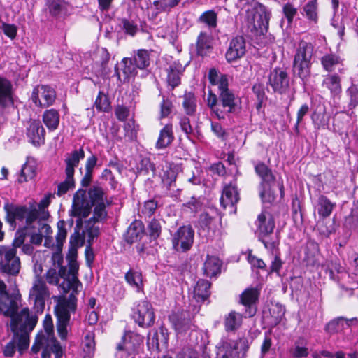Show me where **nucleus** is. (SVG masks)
I'll return each mask as SVG.
<instances>
[{
  "label": "nucleus",
  "instance_id": "obj_1",
  "mask_svg": "<svg viewBox=\"0 0 358 358\" xmlns=\"http://www.w3.org/2000/svg\"><path fill=\"white\" fill-rule=\"evenodd\" d=\"M90 215V191L79 189L73 195L71 215L78 217L75 232L70 238V247L66 259L70 266L69 271L75 273L78 268L76 259L77 248L87 243L85 248L86 262L90 265V221L86 219Z\"/></svg>",
  "mask_w": 358,
  "mask_h": 358
},
{
  "label": "nucleus",
  "instance_id": "obj_2",
  "mask_svg": "<svg viewBox=\"0 0 358 358\" xmlns=\"http://www.w3.org/2000/svg\"><path fill=\"white\" fill-rule=\"evenodd\" d=\"M10 317V330L13 333L12 340L3 349L6 357H13L16 351L22 354L29 345V334L33 330L37 322L36 317L30 315L29 308H23L20 313L9 316Z\"/></svg>",
  "mask_w": 358,
  "mask_h": 358
},
{
  "label": "nucleus",
  "instance_id": "obj_3",
  "mask_svg": "<svg viewBox=\"0 0 358 358\" xmlns=\"http://www.w3.org/2000/svg\"><path fill=\"white\" fill-rule=\"evenodd\" d=\"M314 47L310 43L301 41L293 60V71L306 84L311 75V60Z\"/></svg>",
  "mask_w": 358,
  "mask_h": 358
},
{
  "label": "nucleus",
  "instance_id": "obj_4",
  "mask_svg": "<svg viewBox=\"0 0 358 358\" xmlns=\"http://www.w3.org/2000/svg\"><path fill=\"white\" fill-rule=\"evenodd\" d=\"M45 278L49 284L58 285L64 294L71 291L69 296L73 294L75 296L81 287L76 273L67 271L65 267H61L59 269L50 268L45 274Z\"/></svg>",
  "mask_w": 358,
  "mask_h": 358
},
{
  "label": "nucleus",
  "instance_id": "obj_5",
  "mask_svg": "<svg viewBox=\"0 0 358 358\" xmlns=\"http://www.w3.org/2000/svg\"><path fill=\"white\" fill-rule=\"evenodd\" d=\"M76 308V298L72 294L68 298L64 297L59 301L55 307V313L57 317V329L61 339L65 340L68 335V325L70 321V312L74 311Z\"/></svg>",
  "mask_w": 358,
  "mask_h": 358
},
{
  "label": "nucleus",
  "instance_id": "obj_6",
  "mask_svg": "<svg viewBox=\"0 0 358 358\" xmlns=\"http://www.w3.org/2000/svg\"><path fill=\"white\" fill-rule=\"evenodd\" d=\"M38 232L45 239L44 245L46 248L57 250L62 249L63 244L66 238L67 231L66 229V222L59 220L57 222V233L55 240L52 236V229L51 227L43 221H38Z\"/></svg>",
  "mask_w": 358,
  "mask_h": 358
},
{
  "label": "nucleus",
  "instance_id": "obj_7",
  "mask_svg": "<svg viewBox=\"0 0 358 358\" xmlns=\"http://www.w3.org/2000/svg\"><path fill=\"white\" fill-rule=\"evenodd\" d=\"M257 226L259 239L267 249H273L278 244V237L275 239L270 238L273 233L275 224L273 215L268 212H262L257 217L256 221Z\"/></svg>",
  "mask_w": 358,
  "mask_h": 358
},
{
  "label": "nucleus",
  "instance_id": "obj_8",
  "mask_svg": "<svg viewBox=\"0 0 358 358\" xmlns=\"http://www.w3.org/2000/svg\"><path fill=\"white\" fill-rule=\"evenodd\" d=\"M31 350L33 353H38L41 350V358H51L54 354L55 358H61L64 350L55 336L48 335H37Z\"/></svg>",
  "mask_w": 358,
  "mask_h": 358
},
{
  "label": "nucleus",
  "instance_id": "obj_9",
  "mask_svg": "<svg viewBox=\"0 0 358 358\" xmlns=\"http://www.w3.org/2000/svg\"><path fill=\"white\" fill-rule=\"evenodd\" d=\"M17 250L10 246H0V266L3 272L16 275L20 272V261Z\"/></svg>",
  "mask_w": 358,
  "mask_h": 358
},
{
  "label": "nucleus",
  "instance_id": "obj_10",
  "mask_svg": "<svg viewBox=\"0 0 358 358\" xmlns=\"http://www.w3.org/2000/svg\"><path fill=\"white\" fill-rule=\"evenodd\" d=\"M194 231L191 225L180 227L172 238L173 248L178 252L190 250L194 243Z\"/></svg>",
  "mask_w": 358,
  "mask_h": 358
},
{
  "label": "nucleus",
  "instance_id": "obj_11",
  "mask_svg": "<svg viewBox=\"0 0 358 358\" xmlns=\"http://www.w3.org/2000/svg\"><path fill=\"white\" fill-rule=\"evenodd\" d=\"M49 296L50 293L45 282L41 277L36 275L29 291V299L34 301V308L37 311L43 312L45 308V300Z\"/></svg>",
  "mask_w": 358,
  "mask_h": 358
},
{
  "label": "nucleus",
  "instance_id": "obj_12",
  "mask_svg": "<svg viewBox=\"0 0 358 358\" xmlns=\"http://www.w3.org/2000/svg\"><path fill=\"white\" fill-rule=\"evenodd\" d=\"M105 203L92 204L91 206V243L97 238L101 231L103 223L107 220L106 208L110 206Z\"/></svg>",
  "mask_w": 358,
  "mask_h": 358
},
{
  "label": "nucleus",
  "instance_id": "obj_13",
  "mask_svg": "<svg viewBox=\"0 0 358 358\" xmlns=\"http://www.w3.org/2000/svg\"><path fill=\"white\" fill-rule=\"evenodd\" d=\"M132 317L135 322L142 327L152 326L155 318L152 305L146 300L140 301L133 309Z\"/></svg>",
  "mask_w": 358,
  "mask_h": 358
},
{
  "label": "nucleus",
  "instance_id": "obj_14",
  "mask_svg": "<svg viewBox=\"0 0 358 358\" xmlns=\"http://www.w3.org/2000/svg\"><path fill=\"white\" fill-rule=\"evenodd\" d=\"M31 99L36 106L46 108L55 102L56 92L50 86L37 85L32 91Z\"/></svg>",
  "mask_w": 358,
  "mask_h": 358
},
{
  "label": "nucleus",
  "instance_id": "obj_15",
  "mask_svg": "<svg viewBox=\"0 0 358 358\" xmlns=\"http://www.w3.org/2000/svg\"><path fill=\"white\" fill-rule=\"evenodd\" d=\"M268 83L275 92L285 94L289 88V78L286 71L275 68L268 76Z\"/></svg>",
  "mask_w": 358,
  "mask_h": 358
},
{
  "label": "nucleus",
  "instance_id": "obj_16",
  "mask_svg": "<svg viewBox=\"0 0 358 358\" xmlns=\"http://www.w3.org/2000/svg\"><path fill=\"white\" fill-rule=\"evenodd\" d=\"M17 301L9 295L6 284L0 280V314L13 316L17 315Z\"/></svg>",
  "mask_w": 358,
  "mask_h": 358
},
{
  "label": "nucleus",
  "instance_id": "obj_17",
  "mask_svg": "<svg viewBox=\"0 0 358 358\" xmlns=\"http://www.w3.org/2000/svg\"><path fill=\"white\" fill-rule=\"evenodd\" d=\"M271 13L264 6H260L252 15V27L257 35H264L268 31Z\"/></svg>",
  "mask_w": 358,
  "mask_h": 358
},
{
  "label": "nucleus",
  "instance_id": "obj_18",
  "mask_svg": "<svg viewBox=\"0 0 358 358\" xmlns=\"http://www.w3.org/2000/svg\"><path fill=\"white\" fill-rule=\"evenodd\" d=\"M259 296V290L255 287L245 289L240 295V302L245 308V317H252L257 312L255 304Z\"/></svg>",
  "mask_w": 358,
  "mask_h": 358
},
{
  "label": "nucleus",
  "instance_id": "obj_19",
  "mask_svg": "<svg viewBox=\"0 0 358 358\" xmlns=\"http://www.w3.org/2000/svg\"><path fill=\"white\" fill-rule=\"evenodd\" d=\"M120 69L115 66V73L117 79L123 83H128L130 78L136 76L138 68L131 57H124L120 62Z\"/></svg>",
  "mask_w": 358,
  "mask_h": 358
},
{
  "label": "nucleus",
  "instance_id": "obj_20",
  "mask_svg": "<svg viewBox=\"0 0 358 358\" xmlns=\"http://www.w3.org/2000/svg\"><path fill=\"white\" fill-rule=\"evenodd\" d=\"M13 87L10 80L0 76V113L13 104Z\"/></svg>",
  "mask_w": 358,
  "mask_h": 358
},
{
  "label": "nucleus",
  "instance_id": "obj_21",
  "mask_svg": "<svg viewBox=\"0 0 358 358\" xmlns=\"http://www.w3.org/2000/svg\"><path fill=\"white\" fill-rule=\"evenodd\" d=\"M246 51L245 41L241 36H237L231 39L225 54L228 62H232L241 58Z\"/></svg>",
  "mask_w": 358,
  "mask_h": 358
},
{
  "label": "nucleus",
  "instance_id": "obj_22",
  "mask_svg": "<svg viewBox=\"0 0 358 358\" xmlns=\"http://www.w3.org/2000/svg\"><path fill=\"white\" fill-rule=\"evenodd\" d=\"M238 200L239 196L236 187L231 184L226 185L220 198V203L223 208H229L230 213L235 212V206Z\"/></svg>",
  "mask_w": 358,
  "mask_h": 358
},
{
  "label": "nucleus",
  "instance_id": "obj_23",
  "mask_svg": "<svg viewBox=\"0 0 358 358\" xmlns=\"http://www.w3.org/2000/svg\"><path fill=\"white\" fill-rule=\"evenodd\" d=\"M219 100L222 110L221 120L224 119L227 115L236 111L238 98L235 96L232 91L219 93Z\"/></svg>",
  "mask_w": 358,
  "mask_h": 358
},
{
  "label": "nucleus",
  "instance_id": "obj_24",
  "mask_svg": "<svg viewBox=\"0 0 358 358\" xmlns=\"http://www.w3.org/2000/svg\"><path fill=\"white\" fill-rule=\"evenodd\" d=\"M45 129L38 120H31L28 122L27 136L29 141L34 145H40L44 143Z\"/></svg>",
  "mask_w": 358,
  "mask_h": 358
},
{
  "label": "nucleus",
  "instance_id": "obj_25",
  "mask_svg": "<svg viewBox=\"0 0 358 358\" xmlns=\"http://www.w3.org/2000/svg\"><path fill=\"white\" fill-rule=\"evenodd\" d=\"M169 319L178 334H182L190 329L191 318L189 313L182 311L170 315Z\"/></svg>",
  "mask_w": 358,
  "mask_h": 358
},
{
  "label": "nucleus",
  "instance_id": "obj_26",
  "mask_svg": "<svg viewBox=\"0 0 358 358\" xmlns=\"http://www.w3.org/2000/svg\"><path fill=\"white\" fill-rule=\"evenodd\" d=\"M184 71V67L179 62H173L166 69V82L171 90L180 84L181 76Z\"/></svg>",
  "mask_w": 358,
  "mask_h": 358
},
{
  "label": "nucleus",
  "instance_id": "obj_27",
  "mask_svg": "<svg viewBox=\"0 0 358 358\" xmlns=\"http://www.w3.org/2000/svg\"><path fill=\"white\" fill-rule=\"evenodd\" d=\"M322 86L329 91L331 96H338L342 92L341 78L337 73H329L323 77Z\"/></svg>",
  "mask_w": 358,
  "mask_h": 358
},
{
  "label": "nucleus",
  "instance_id": "obj_28",
  "mask_svg": "<svg viewBox=\"0 0 358 358\" xmlns=\"http://www.w3.org/2000/svg\"><path fill=\"white\" fill-rule=\"evenodd\" d=\"M254 168L256 174L261 178L259 186L274 185L275 176L271 168L262 162H257Z\"/></svg>",
  "mask_w": 358,
  "mask_h": 358
},
{
  "label": "nucleus",
  "instance_id": "obj_29",
  "mask_svg": "<svg viewBox=\"0 0 358 358\" xmlns=\"http://www.w3.org/2000/svg\"><path fill=\"white\" fill-rule=\"evenodd\" d=\"M6 210V220L10 225L15 228L16 227L15 220L23 221L27 213L28 208L26 206H5Z\"/></svg>",
  "mask_w": 358,
  "mask_h": 358
},
{
  "label": "nucleus",
  "instance_id": "obj_30",
  "mask_svg": "<svg viewBox=\"0 0 358 358\" xmlns=\"http://www.w3.org/2000/svg\"><path fill=\"white\" fill-rule=\"evenodd\" d=\"M144 225L141 221L135 220L129 227L125 234V240L129 243L138 241L143 236Z\"/></svg>",
  "mask_w": 358,
  "mask_h": 358
},
{
  "label": "nucleus",
  "instance_id": "obj_31",
  "mask_svg": "<svg viewBox=\"0 0 358 358\" xmlns=\"http://www.w3.org/2000/svg\"><path fill=\"white\" fill-rule=\"evenodd\" d=\"M174 140V136L171 124L165 125L161 129L159 138L156 143V148L157 149H164L169 146Z\"/></svg>",
  "mask_w": 358,
  "mask_h": 358
},
{
  "label": "nucleus",
  "instance_id": "obj_32",
  "mask_svg": "<svg viewBox=\"0 0 358 358\" xmlns=\"http://www.w3.org/2000/svg\"><path fill=\"white\" fill-rule=\"evenodd\" d=\"M222 263L216 257L207 256L203 264V272L207 277H213L220 273Z\"/></svg>",
  "mask_w": 358,
  "mask_h": 358
},
{
  "label": "nucleus",
  "instance_id": "obj_33",
  "mask_svg": "<svg viewBox=\"0 0 358 358\" xmlns=\"http://www.w3.org/2000/svg\"><path fill=\"white\" fill-rule=\"evenodd\" d=\"M211 284L208 280H199L194 289V297L198 302H203L210 296Z\"/></svg>",
  "mask_w": 358,
  "mask_h": 358
},
{
  "label": "nucleus",
  "instance_id": "obj_34",
  "mask_svg": "<svg viewBox=\"0 0 358 358\" xmlns=\"http://www.w3.org/2000/svg\"><path fill=\"white\" fill-rule=\"evenodd\" d=\"M97 203L112 205V200L108 198L107 193L103 187L94 185L91 187V206Z\"/></svg>",
  "mask_w": 358,
  "mask_h": 358
},
{
  "label": "nucleus",
  "instance_id": "obj_35",
  "mask_svg": "<svg viewBox=\"0 0 358 358\" xmlns=\"http://www.w3.org/2000/svg\"><path fill=\"white\" fill-rule=\"evenodd\" d=\"M212 48V40L210 35L201 32L196 41V52L202 57L206 55Z\"/></svg>",
  "mask_w": 358,
  "mask_h": 358
},
{
  "label": "nucleus",
  "instance_id": "obj_36",
  "mask_svg": "<svg viewBox=\"0 0 358 358\" xmlns=\"http://www.w3.org/2000/svg\"><path fill=\"white\" fill-rule=\"evenodd\" d=\"M168 337L163 329L160 331H154L148 335L147 344L150 349H159L160 343L165 345L167 343Z\"/></svg>",
  "mask_w": 358,
  "mask_h": 358
},
{
  "label": "nucleus",
  "instance_id": "obj_37",
  "mask_svg": "<svg viewBox=\"0 0 358 358\" xmlns=\"http://www.w3.org/2000/svg\"><path fill=\"white\" fill-rule=\"evenodd\" d=\"M317 206L318 214L324 219L331 214L336 203L331 202L326 196L320 195L318 198Z\"/></svg>",
  "mask_w": 358,
  "mask_h": 358
},
{
  "label": "nucleus",
  "instance_id": "obj_38",
  "mask_svg": "<svg viewBox=\"0 0 358 358\" xmlns=\"http://www.w3.org/2000/svg\"><path fill=\"white\" fill-rule=\"evenodd\" d=\"M320 62L324 70L330 73L341 64V59L334 53H327L320 58Z\"/></svg>",
  "mask_w": 358,
  "mask_h": 358
},
{
  "label": "nucleus",
  "instance_id": "obj_39",
  "mask_svg": "<svg viewBox=\"0 0 358 358\" xmlns=\"http://www.w3.org/2000/svg\"><path fill=\"white\" fill-rule=\"evenodd\" d=\"M302 15L309 21L317 23L318 21V3L317 0H310L302 8Z\"/></svg>",
  "mask_w": 358,
  "mask_h": 358
},
{
  "label": "nucleus",
  "instance_id": "obj_40",
  "mask_svg": "<svg viewBox=\"0 0 358 358\" xmlns=\"http://www.w3.org/2000/svg\"><path fill=\"white\" fill-rule=\"evenodd\" d=\"M48 6L50 14L54 16L66 15L70 7L64 0H49Z\"/></svg>",
  "mask_w": 358,
  "mask_h": 358
},
{
  "label": "nucleus",
  "instance_id": "obj_41",
  "mask_svg": "<svg viewBox=\"0 0 358 358\" xmlns=\"http://www.w3.org/2000/svg\"><path fill=\"white\" fill-rule=\"evenodd\" d=\"M43 121L49 130H55L59 124V114L55 109L47 110L43 115Z\"/></svg>",
  "mask_w": 358,
  "mask_h": 358
},
{
  "label": "nucleus",
  "instance_id": "obj_42",
  "mask_svg": "<svg viewBox=\"0 0 358 358\" xmlns=\"http://www.w3.org/2000/svg\"><path fill=\"white\" fill-rule=\"evenodd\" d=\"M235 350V343L232 340H223L217 346V358H231Z\"/></svg>",
  "mask_w": 358,
  "mask_h": 358
},
{
  "label": "nucleus",
  "instance_id": "obj_43",
  "mask_svg": "<svg viewBox=\"0 0 358 358\" xmlns=\"http://www.w3.org/2000/svg\"><path fill=\"white\" fill-rule=\"evenodd\" d=\"M84 157V151L83 149L73 152L66 159V175L73 176L74 168L78 166L80 159Z\"/></svg>",
  "mask_w": 358,
  "mask_h": 358
},
{
  "label": "nucleus",
  "instance_id": "obj_44",
  "mask_svg": "<svg viewBox=\"0 0 358 358\" xmlns=\"http://www.w3.org/2000/svg\"><path fill=\"white\" fill-rule=\"evenodd\" d=\"M241 324L242 315L235 311H231L225 317L224 327L227 331H235Z\"/></svg>",
  "mask_w": 358,
  "mask_h": 358
},
{
  "label": "nucleus",
  "instance_id": "obj_45",
  "mask_svg": "<svg viewBox=\"0 0 358 358\" xmlns=\"http://www.w3.org/2000/svg\"><path fill=\"white\" fill-rule=\"evenodd\" d=\"M138 69H145L150 63V52L145 49L137 50L131 57Z\"/></svg>",
  "mask_w": 358,
  "mask_h": 358
},
{
  "label": "nucleus",
  "instance_id": "obj_46",
  "mask_svg": "<svg viewBox=\"0 0 358 358\" xmlns=\"http://www.w3.org/2000/svg\"><path fill=\"white\" fill-rule=\"evenodd\" d=\"M182 107L185 113L189 116H193L196 111V99L194 93L185 92L183 95Z\"/></svg>",
  "mask_w": 358,
  "mask_h": 358
},
{
  "label": "nucleus",
  "instance_id": "obj_47",
  "mask_svg": "<svg viewBox=\"0 0 358 358\" xmlns=\"http://www.w3.org/2000/svg\"><path fill=\"white\" fill-rule=\"evenodd\" d=\"M206 103L211 112L215 114L219 120H221L222 110L220 108L219 96L217 97L215 94L213 93V92L210 90L208 93Z\"/></svg>",
  "mask_w": 358,
  "mask_h": 358
},
{
  "label": "nucleus",
  "instance_id": "obj_48",
  "mask_svg": "<svg viewBox=\"0 0 358 358\" xmlns=\"http://www.w3.org/2000/svg\"><path fill=\"white\" fill-rule=\"evenodd\" d=\"M252 92L257 98V103L255 106L256 109L257 111H259L262 107L264 102L266 101L267 99V96L265 93V87L264 84H254V85L252 86Z\"/></svg>",
  "mask_w": 358,
  "mask_h": 358
},
{
  "label": "nucleus",
  "instance_id": "obj_49",
  "mask_svg": "<svg viewBox=\"0 0 358 358\" xmlns=\"http://www.w3.org/2000/svg\"><path fill=\"white\" fill-rule=\"evenodd\" d=\"M181 0H153V6L157 10L153 15L156 16L158 13L169 11L171 8L176 7Z\"/></svg>",
  "mask_w": 358,
  "mask_h": 358
},
{
  "label": "nucleus",
  "instance_id": "obj_50",
  "mask_svg": "<svg viewBox=\"0 0 358 358\" xmlns=\"http://www.w3.org/2000/svg\"><path fill=\"white\" fill-rule=\"evenodd\" d=\"M127 282L131 286L140 291L143 288L141 273L137 271L129 270L125 275Z\"/></svg>",
  "mask_w": 358,
  "mask_h": 358
},
{
  "label": "nucleus",
  "instance_id": "obj_51",
  "mask_svg": "<svg viewBox=\"0 0 358 358\" xmlns=\"http://www.w3.org/2000/svg\"><path fill=\"white\" fill-rule=\"evenodd\" d=\"M36 175V167L34 164L26 163L21 169L20 177L18 178L19 182H24L28 180L34 178Z\"/></svg>",
  "mask_w": 358,
  "mask_h": 358
},
{
  "label": "nucleus",
  "instance_id": "obj_52",
  "mask_svg": "<svg viewBox=\"0 0 358 358\" xmlns=\"http://www.w3.org/2000/svg\"><path fill=\"white\" fill-rule=\"evenodd\" d=\"M176 173L172 169L164 171L162 178V183L166 189L173 192H174V188L176 187Z\"/></svg>",
  "mask_w": 358,
  "mask_h": 358
},
{
  "label": "nucleus",
  "instance_id": "obj_53",
  "mask_svg": "<svg viewBox=\"0 0 358 358\" xmlns=\"http://www.w3.org/2000/svg\"><path fill=\"white\" fill-rule=\"evenodd\" d=\"M199 22L206 24L210 28H215L217 25V14L212 10H207L199 17Z\"/></svg>",
  "mask_w": 358,
  "mask_h": 358
},
{
  "label": "nucleus",
  "instance_id": "obj_54",
  "mask_svg": "<svg viewBox=\"0 0 358 358\" xmlns=\"http://www.w3.org/2000/svg\"><path fill=\"white\" fill-rule=\"evenodd\" d=\"M158 208V202L154 199H149L144 202L141 209V213L145 217H150L154 215Z\"/></svg>",
  "mask_w": 358,
  "mask_h": 358
},
{
  "label": "nucleus",
  "instance_id": "obj_55",
  "mask_svg": "<svg viewBox=\"0 0 358 358\" xmlns=\"http://www.w3.org/2000/svg\"><path fill=\"white\" fill-rule=\"evenodd\" d=\"M120 22L121 27L127 34L134 36L137 33L138 25L134 20L124 17Z\"/></svg>",
  "mask_w": 358,
  "mask_h": 358
},
{
  "label": "nucleus",
  "instance_id": "obj_56",
  "mask_svg": "<svg viewBox=\"0 0 358 358\" xmlns=\"http://www.w3.org/2000/svg\"><path fill=\"white\" fill-rule=\"evenodd\" d=\"M273 185L259 186L260 197L264 203H271L275 200V195L272 190Z\"/></svg>",
  "mask_w": 358,
  "mask_h": 358
},
{
  "label": "nucleus",
  "instance_id": "obj_57",
  "mask_svg": "<svg viewBox=\"0 0 358 358\" xmlns=\"http://www.w3.org/2000/svg\"><path fill=\"white\" fill-rule=\"evenodd\" d=\"M289 354L294 358L306 357L309 352L308 348L303 346L299 341L294 343V345L289 349Z\"/></svg>",
  "mask_w": 358,
  "mask_h": 358
},
{
  "label": "nucleus",
  "instance_id": "obj_58",
  "mask_svg": "<svg viewBox=\"0 0 358 358\" xmlns=\"http://www.w3.org/2000/svg\"><path fill=\"white\" fill-rule=\"evenodd\" d=\"M94 106L99 111L106 112L109 110L110 103L108 96L104 93L99 92L95 101Z\"/></svg>",
  "mask_w": 358,
  "mask_h": 358
},
{
  "label": "nucleus",
  "instance_id": "obj_59",
  "mask_svg": "<svg viewBox=\"0 0 358 358\" xmlns=\"http://www.w3.org/2000/svg\"><path fill=\"white\" fill-rule=\"evenodd\" d=\"M124 130L125 131V136L128 137L129 140L133 141L136 138L138 126L136 124L133 119H130L125 123Z\"/></svg>",
  "mask_w": 358,
  "mask_h": 358
},
{
  "label": "nucleus",
  "instance_id": "obj_60",
  "mask_svg": "<svg viewBox=\"0 0 358 358\" xmlns=\"http://www.w3.org/2000/svg\"><path fill=\"white\" fill-rule=\"evenodd\" d=\"M73 176L66 175V180L59 183L57 186V194L58 196H62L66 194L69 189L72 188L74 186V181L73 178Z\"/></svg>",
  "mask_w": 358,
  "mask_h": 358
},
{
  "label": "nucleus",
  "instance_id": "obj_61",
  "mask_svg": "<svg viewBox=\"0 0 358 358\" xmlns=\"http://www.w3.org/2000/svg\"><path fill=\"white\" fill-rule=\"evenodd\" d=\"M148 230L150 237L157 238L162 231V226L159 220L153 219L148 225Z\"/></svg>",
  "mask_w": 358,
  "mask_h": 358
},
{
  "label": "nucleus",
  "instance_id": "obj_62",
  "mask_svg": "<svg viewBox=\"0 0 358 358\" xmlns=\"http://www.w3.org/2000/svg\"><path fill=\"white\" fill-rule=\"evenodd\" d=\"M96 63H101V66H105L110 59V54L105 48H97L95 52Z\"/></svg>",
  "mask_w": 358,
  "mask_h": 358
},
{
  "label": "nucleus",
  "instance_id": "obj_63",
  "mask_svg": "<svg viewBox=\"0 0 358 358\" xmlns=\"http://www.w3.org/2000/svg\"><path fill=\"white\" fill-rule=\"evenodd\" d=\"M138 169L141 173H144L145 174H149L151 172L152 174L154 175L155 171L154 164L152 163L148 158L141 159Z\"/></svg>",
  "mask_w": 358,
  "mask_h": 358
},
{
  "label": "nucleus",
  "instance_id": "obj_64",
  "mask_svg": "<svg viewBox=\"0 0 358 358\" xmlns=\"http://www.w3.org/2000/svg\"><path fill=\"white\" fill-rule=\"evenodd\" d=\"M317 230L320 235L326 238L335 232L334 225L331 224L327 226V223H326L324 220L319 221L317 224Z\"/></svg>",
  "mask_w": 358,
  "mask_h": 358
}]
</instances>
